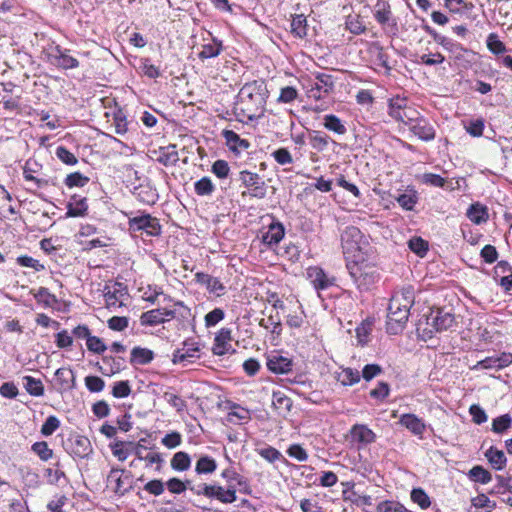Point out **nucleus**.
Wrapping results in <instances>:
<instances>
[{"label":"nucleus","instance_id":"obj_4","mask_svg":"<svg viewBox=\"0 0 512 512\" xmlns=\"http://www.w3.org/2000/svg\"><path fill=\"white\" fill-rule=\"evenodd\" d=\"M341 244L348 261L364 257V250L368 245L360 229L355 226H348L343 230Z\"/></svg>","mask_w":512,"mask_h":512},{"label":"nucleus","instance_id":"obj_5","mask_svg":"<svg viewBox=\"0 0 512 512\" xmlns=\"http://www.w3.org/2000/svg\"><path fill=\"white\" fill-rule=\"evenodd\" d=\"M239 180L246 188V191L242 192V196H250L256 199H264L266 197L268 187L259 174L249 170H242L239 172Z\"/></svg>","mask_w":512,"mask_h":512},{"label":"nucleus","instance_id":"obj_39","mask_svg":"<svg viewBox=\"0 0 512 512\" xmlns=\"http://www.w3.org/2000/svg\"><path fill=\"white\" fill-rule=\"evenodd\" d=\"M361 379L360 372L353 368H345L339 373L337 380L343 386H352L358 383Z\"/></svg>","mask_w":512,"mask_h":512},{"label":"nucleus","instance_id":"obj_34","mask_svg":"<svg viewBox=\"0 0 512 512\" xmlns=\"http://www.w3.org/2000/svg\"><path fill=\"white\" fill-rule=\"evenodd\" d=\"M467 217L475 224H481L487 221V208L480 203L472 204L467 210Z\"/></svg>","mask_w":512,"mask_h":512},{"label":"nucleus","instance_id":"obj_61","mask_svg":"<svg viewBox=\"0 0 512 512\" xmlns=\"http://www.w3.org/2000/svg\"><path fill=\"white\" fill-rule=\"evenodd\" d=\"M87 349L96 354H103L107 350L106 344L97 336L90 335L86 341Z\"/></svg>","mask_w":512,"mask_h":512},{"label":"nucleus","instance_id":"obj_9","mask_svg":"<svg viewBox=\"0 0 512 512\" xmlns=\"http://www.w3.org/2000/svg\"><path fill=\"white\" fill-rule=\"evenodd\" d=\"M427 325L434 328L435 331L441 332L451 328L455 322V316L444 308L431 310L426 318Z\"/></svg>","mask_w":512,"mask_h":512},{"label":"nucleus","instance_id":"obj_32","mask_svg":"<svg viewBox=\"0 0 512 512\" xmlns=\"http://www.w3.org/2000/svg\"><path fill=\"white\" fill-rule=\"evenodd\" d=\"M272 405L279 413H288L291 411L293 402L281 391H273Z\"/></svg>","mask_w":512,"mask_h":512},{"label":"nucleus","instance_id":"obj_3","mask_svg":"<svg viewBox=\"0 0 512 512\" xmlns=\"http://www.w3.org/2000/svg\"><path fill=\"white\" fill-rule=\"evenodd\" d=\"M349 275L360 291L369 290L379 279L375 266L364 261V257L347 261Z\"/></svg>","mask_w":512,"mask_h":512},{"label":"nucleus","instance_id":"obj_13","mask_svg":"<svg viewBox=\"0 0 512 512\" xmlns=\"http://www.w3.org/2000/svg\"><path fill=\"white\" fill-rule=\"evenodd\" d=\"M512 364V354L502 352L500 355H492L477 362L474 369H496L500 370Z\"/></svg>","mask_w":512,"mask_h":512},{"label":"nucleus","instance_id":"obj_36","mask_svg":"<svg viewBox=\"0 0 512 512\" xmlns=\"http://www.w3.org/2000/svg\"><path fill=\"white\" fill-rule=\"evenodd\" d=\"M217 469L216 461L208 456H200L195 465V472L201 474H211Z\"/></svg>","mask_w":512,"mask_h":512},{"label":"nucleus","instance_id":"obj_25","mask_svg":"<svg viewBox=\"0 0 512 512\" xmlns=\"http://www.w3.org/2000/svg\"><path fill=\"white\" fill-rule=\"evenodd\" d=\"M266 365L275 374H286L292 370L293 362L282 355H272L268 357Z\"/></svg>","mask_w":512,"mask_h":512},{"label":"nucleus","instance_id":"obj_20","mask_svg":"<svg viewBox=\"0 0 512 512\" xmlns=\"http://www.w3.org/2000/svg\"><path fill=\"white\" fill-rule=\"evenodd\" d=\"M352 441L361 445H369L376 440V434L364 424H355L350 429Z\"/></svg>","mask_w":512,"mask_h":512},{"label":"nucleus","instance_id":"obj_49","mask_svg":"<svg viewBox=\"0 0 512 512\" xmlns=\"http://www.w3.org/2000/svg\"><path fill=\"white\" fill-rule=\"evenodd\" d=\"M32 452H34L42 461H48L53 457V450L49 448L46 441H38L32 444Z\"/></svg>","mask_w":512,"mask_h":512},{"label":"nucleus","instance_id":"obj_47","mask_svg":"<svg viewBox=\"0 0 512 512\" xmlns=\"http://www.w3.org/2000/svg\"><path fill=\"white\" fill-rule=\"evenodd\" d=\"M329 140V136L323 135L319 131H312L309 133L310 145L317 151L325 150L328 147Z\"/></svg>","mask_w":512,"mask_h":512},{"label":"nucleus","instance_id":"obj_33","mask_svg":"<svg viewBox=\"0 0 512 512\" xmlns=\"http://www.w3.org/2000/svg\"><path fill=\"white\" fill-rule=\"evenodd\" d=\"M323 126L338 135H344L347 132V128L341 119L334 114H327L323 117Z\"/></svg>","mask_w":512,"mask_h":512},{"label":"nucleus","instance_id":"obj_18","mask_svg":"<svg viewBox=\"0 0 512 512\" xmlns=\"http://www.w3.org/2000/svg\"><path fill=\"white\" fill-rule=\"evenodd\" d=\"M285 235V228L281 222L273 221L269 226L268 230L263 233L261 241L268 248H272L277 245Z\"/></svg>","mask_w":512,"mask_h":512},{"label":"nucleus","instance_id":"obj_15","mask_svg":"<svg viewBox=\"0 0 512 512\" xmlns=\"http://www.w3.org/2000/svg\"><path fill=\"white\" fill-rule=\"evenodd\" d=\"M199 344L198 342L188 339L184 341L183 347L174 351L173 353V363H183L185 361H190L192 358H199Z\"/></svg>","mask_w":512,"mask_h":512},{"label":"nucleus","instance_id":"obj_14","mask_svg":"<svg viewBox=\"0 0 512 512\" xmlns=\"http://www.w3.org/2000/svg\"><path fill=\"white\" fill-rule=\"evenodd\" d=\"M132 194L135 198L146 205H154L159 198L156 188H154L150 181H144L138 186H135L132 190Z\"/></svg>","mask_w":512,"mask_h":512},{"label":"nucleus","instance_id":"obj_23","mask_svg":"<svg viewBox=\"0 0 512 512\" xmlns=\"http://www.w3.org/2000/svg\"><path fill=\"white\" fill-rule=\"evenodd\" d=\"M55 380L58 385V389L62 391H69L76 386V376L70 368H59L55 372Z\"/></svg>","mask_w":512,"mask_h":512},{"label":"nucleus","instance_id":"obj_12","mask_svg":"<svg viewBox=\"0 0 512 512\" xmlns=\"http://www.w3.org/2000/svg\"><path fill=\"white\" fill-rule=\"evenodd\" d=\"M70 446L67 452L74 458L85 459L93 452V447L88 437L83 435H76L69 440Z\"/></svg>","mask_w":512,"mask_h":512},{"label":"nucleus","instance_id":"obj_51","mask_svg":"<svg viewBox=\"0 0 512 512\" xmlns=\"http://www.w3.org/2000/svg\"><path fill=\"white\" fill-rule=\"evenodd\" d=\"M487 48L495 55L502 54L506 51V46L495 33H490L486 40Z\"/></svg>","mask_w":512,"mask_h":512},{"label":"nucleus","instance_id":"obj_2","mask_svg":"<svg viewBox=\"0 0 512 512\" xmlns=\"http://www.w3.org/2000/svg\"><path fill=\"white\" fill-rule=\"evenodd\" d=\"M414 300L412 286L403 287L391 297L386 322V330L389 334L396 335L404 329Z\"/></svg>","mask_w":512,"mask_h":512},{"label":"nucleus","instance_id":"obj_11","mask_svg":"<svg viewBox=\"0 0 512 512\" xmlns=\"http://www.w3.org/2000/svg\"><path fill=\"white\" fill-rule=\"evenodd\" d=\"M174 317L175 311L173 310L166 308L152 309L142 313L140 316V323L142 326H155L163 324Z\"/></svg>","mask_w":512,"mask_h":512},{"label":"nucleus","instance_id":"obj_56","mask_svg":"<svg viewBox=\"0 0 512 512\" xmlns=\"http://www.w3.org/2000/svg\"><path fill=\"white\" fill-rule=\"evenodd\" d=\"M408 246L412 252L423 257L428 251V242L420 237H413L409 240Z\"/></svg>","mask_w":512,"mask_h":512},{"label":"nucleus","instance_id":"obj_58","mask_svg":"<svg viewBox=\"0 0 512 512\" xmlns=\"http://www.w3.org/2000/svg\"><path fill=\"white\" fill-rule=\"evenodd\" d=\"M420 181L422 184L432 186V187H439L443 188L446 184V179L442 176L434 173H424L420 177Z\"/></svg>","mask_w":512,"mask_h":512},{"label":"nucleus","instance_id":"obj_19","mask_svg":"<svg viewBox=\"0 0 512 512\" xmlns=\"http://www.w3.org/2000/svg\"><path fill=\"white\" fill-rule=\"evenodd\" d=\"M232 331L229 328H221L219 332L216 334L214 339V344L212 347V352L215 355H224L229 353L231 350L230 341L232 340Z\"/></svg>","mask_w":512,"mask_h":512},{"label":"nucleus","instance_id":"obj_40","mask_svg":"<svg viewBox=\"0 0 512 512\" xmlns=\"http://www.w3.org/2000/svg\"><path fill=\"white\" fill-rule=\"evenodd\" d=\"M52 63L62 69H74L79 66V61L68 53L61 55H52Z\"/></svg>","mask_w":512,"mask_h":512},{"label":"nucleus","instance_id":"obj_37","mask_svg":"<svg viewBox=\"0 0 512 512\" xmlns=\"http://www.w3.org/2000/svg\"><path fill=\"white\" fill-rule=\"evenodd\" d=\"M170 465L176 471H186L190 468L191 458L188 453L179 451L173 455Z\"/></svg>","mask_w":512,"mask_h":512},{"label":"nucleus","instance_id":"obj_7","mask_svg":"<svg viewBox=\"0 0 512 512\" xmlns=\"http://www.w3.org/2000/svg\"><path fill=\"white\" fill-rule=\"evenodd\" d=\"M128 229L133 234L145 232L148 236H158L161 233V225L158 219L150 214L129 218Z\"/></svg>","mask_w":512,"mask_h":512},{"label":"nucleus","instance_id":"obj_28","mask_svg":"<svg viewBox=\"0 0 512 512\" xmlns=\"http://www.w3.org/2000/svg\"><path fill=\"white\" fill-rule=\"evenodd\" d=\"M308 275L311 278L312 284L317 290L327 289L333 284L332 280L325 274V272L321 268L315 267L309 269Z\"/></svg>","mask_w":512,"mask_h":512},{"label":"nucleus","instance_id":"obj_42","mask_svg":"<svg viewBox=\"0 0 512 512\" xmlns=\"http://www.w3.org/2000/svg\"><path fill=\"white\" fill-rule=\"evenodd\" d=\"M222 134L231 149H236L237 147L247 149L249 147V142L240 138V136L232 130H223Z\"/></svg>","mask_w":512,"mask_h":512},{"label":"nucleus","instance_id":"obj_59","mask_svg":"<svg viewBox=\"0 0 512 512\" xmlns=\"http://www.w3.org/2000/svg\"><path fill=\"white\" fill-rule=\"evenodd\" d=\"M113 124L115 127V132L119 135H123L128 130V122L126 119V115L122 110H118L114 113L113 116Z\"/></svg>","mask_w":512,"mask_h":512},{"label":"nucleus","instance_id":"obj_57","mask_svg":"<svg viewBox=\"0 0 512 512\" xmlns=\"http://www.w3.org/2000/svg\"><path fill=\"white\" fill-rule=\"evenodd\" d=\"M59 427L60 420L56 416L50 415L43 423L40 432L43 436L48 437L51 436Z\"/></svg>","mask_w":512,"mask_h":512},{"label":"nucleus","instance_id":"obj_53","mask_svg":"<svg viewBox=\"0 0 512 512\" xmlns=\"http://www.w3.org/2000/svg\"><path fill=\"white\" fill-rule=\"evenodd\" d=\"M411 500L418 504L421 509H426L431 505L429 496L421 488H414L411 491Z\"/></svg>","mask_w":512,"mask_h":512},{"label":"nucleus","instance_id":"obj_8","mask_svg":"<svg viewBox=\"0 0 512 512\" xmlns=\"http://www.w3.org/2000/svg\"><path fill=\"white\" fill-rule=\"evenodd\" d=\"M315 83L309 89V97L320 100L330 94L334 89V79L332 75L315 72L313 73Z\"/></svg>","mask_w":512,"mask_h":512},{"label":"nucleus","instance_id":"obj_22","mask_svg":"<svg viewBox=\"0 0 512 512\" xmlns=\"http://www.w3.org/2000/svg\"><path fill=\"white\" fill-rule=\"evenodd\" d=\"M221 477L225 479L228 483L231 481H235L237 485L239 486V492L243 493L245 495H251L252 494V487L250 485L249 480L240 475L234 468L228 467L224 469L221 473Z\"/></svg>","mask_w":512,"mask_h":512},{"label":"nucleus","instance_id":"obj_21","mask_svg":"<svg viewBox=\"0 0 512 512\" xmlns=\"http://www.w3.org/2000/svg\"><path fill=\"white\" fill-rule=\"evenodd\" d=\"M399 424L408 429L412 434L422 438L426 430V424L417 415L406 413L401 415Z\"/></svg>","mask_w":512,"mask_h":512},{"label":"nucleus","instance_id":"obj_64","mask_svg":"<svg viewBox=\"0 0 512 512\" xmlns=\"http://www.w3.org/2000/svg\"><path fill=\"white\" fill-rule=\"evenodd\" d=\"M131 393V387L128 381H118L112 388V395L115 398H126Z\"/></svg>","mask_w":512,"mask_h":512},{"label":"nucleus","instance_id":"obj_31","mask_svg":"<svg viewBox=\"0 0 512 512\" xmlns=\"http://www.w3.org/2000/svg\"><path fill=\"white\" fill-rule=\"evenodd\" d=\"M223 51L222 41L213 38L211 43L203 44L198 57L201 60L217 57Z\"/></svg>","mask_w":512,"mask_h":512},{"label":"nucleus","instance_id":"obj_63","mask_svg":"<svg viewBox=\"0 0 512 512\" xmlns=\"http://www.w3.org/2000/svg\"><path fill=\"white\" fill-rule=\"evenodd\" d=\"M400 116L401 118H397L396 121L403 122L410 126L411 123L415 122L419 118L420 114L417 110L407 104L403 109V112L400 113Z\"/></svg>","mask_w":512,"mask_h":512},{"label":"nucleus","instance_id":"obj_46","mask_svg":"<svg viewBox=\"0 0 512 512\" xmlns=\"http://www.w3.org/2000/svg\"><path fill=\"white\" fill-rule=\"evenodd\" d=\"M471 480L481 484H487L492 480V474L482 466H474L468 473Z\"/></svg>","mask_w":512,"mask_h":512},{"label":"nucleus","instance_id":"obj_26","mask_svg":"<svg viewBox=\"0 0 512 512\" xmlns=\"http://www.w3.org/2000/svg\"><path fill=\"white\" fill-rule=\"evenodd\" d=\"M156 153V160L164 166H173L179 161L176 145L170 144L165 147H160Z\"/></svg>","mask_w":512,"mask_h":512},{"label":"nucleus","instance_id":"obj_48","mask_svg":"<svg viewBox=\"0 0 512 512\" xmlns=\"http://www.w3.org/2000/svg\"><path fill=\"white\" fill-rule=\"evenodd\" d=\"M25 389L32 396H43L44 394V386L39 379H35L32 376H25Z\"/></svg>","mask_w":512,"mask_h":512},{"label":"nucleus","instance_id":"obj_24","mask_svg":"<svg viewBox=\"0 0 512 512\" xmlns=\"http://www.w3.org/2000/svg\"><path fill=\"white\" fill-rule=\"evenodd\" d=\"M374 17L380 25H396L392 15L390 4L385 0H377L374 6Z\"/></svg>","mask_w":512,"mask_h":512},{"label":"nucleus","instance_id":"obj_54","mask_svg":"<svg viewBox=\"0 0 512 512\" xmlns=\"http://www.w3.org/2000/svg\"><path fill=\"white\" fill-rule=\"evenodd\" d=\"M192 482L190 480L182 481L179 478L173 477L166 482L167 489L173 494H181Z\"/></svg>","mask_w":512,"mask_h":512},{"label":"nucleus","instance_id":"obj_55","mask_svg":"<svg viewBox=\"0 0 512 512\" xmlns=\"http://www.w3.org/2000/svg\"><path fill=\"white\" fill-rule=\"evenodd\" d=\"M377 512H411L397 501H382L377 505Z\"/></svg>","mask_w":512,"mask_h":512},{"label":"nucleus","instance_id":"obj_6","mask_svg":"<svg viewBox=\"0 0 512 512\" xmlns=\"http://www.w3.org/2000/svg\"><path fill=\"white\" fill-rule=\"evenodd\" d=\"M107 487L118 496H124L132 489V473L113 467L107 475Z\"/></svg>","mask_w":512,"mask_h":512},{"label":"nucleus","instance_id":"obj_52","mask_svg":"<svg viewBox=\"0 0 512 512\" xmlns=\"http://www.w3.org/2000/svg\"><path fill=\"white\" fill-rule=\"evenodd\" d=\"M88 182L89 178L80 172L71 173L64 180L65 185L69 188L84 187Z\"/></svg>","mask_w":512,"mask_h":512},{"label":"nucleus","instance_id":"obj_41","mask_svg":"<svg viewBox=\"0 0 512 512\" xmlns=\"http://www.w3.org/2000/svg\"><path fill=\"white\" fill-rule=\"evenodd\" d=\"M194 191L198 196H210L215 191V185L205 176L194 183Z\"/></svg>","mask_w":512,"mask_h":512},{"label":"nucleus","instance_id":"obj_62","mask_svg":"<svg viewBox=\"0 0 512 512\" xmlns=\"http://www.w3.org/2000/svg\"><path fill=\"white\" fill-rule=\"evenodd\" d=\"M273 159L279 165H288L293 163V157L287 148H279L271 153Z\"/></svg>","mask_w":512,"mask_h":512},{"label":"nucleus","instance_id":"obj_29","mask_svg":"<svg viewBox=\"0 0 512 512\" xmlns=\"http://www.w3.org/2000/svg\"><path fill=\"white\" fill-rule=\"evenodd\" d=\"M485 456L489 463L495 470H502L505 468L507 458L502 450L491 446L486 452Z\"/></svg>","mask_w":512,"mask_h":512},{"label":"nucleus","instance_id":"obj_50","mask_svg":"<svg viewBox=\"0 0 512 512\" xmlns=\"http://www.w3.org/2000/svg\"><path fill=\"white\" fill-rule=\"evenodd\" d=\"M164 400L172 406L178 413H182L186 410L187 404L184 399H182L180 396L171 393L169 391L164 392L163 394Z\"/></svg>","mask_w":512,"mask_h":512},{"label":"nucleus","instance_id":"obj_17","mask_svg":"<svg viewBox=\"0 0 512 512\" xmlns=\"http://www.w3.org/2000/svg\"><path fill=\"white\" fill-rule=\"evenodd\" d=\"M410 131L423 141H431L435 138V129L430 122L424 117L419 118L411 123L409 126Z\"/></svg>","mask_w":512,"mask_h":512},{"label":"nucleus","instance_id":"obj_30","mask_svg":"<svg viewBox=\"0 0 512 512\" xmlns=\"http://www.w3.org/2000/svg\"><path fill=\"white\" fill-rule=\"evenodd\" d=\"M154 359L152 350L142 347H134L131 351L130 362L131 364L146 365Z\"/></svg>","mask_w":512,"mask_h":512},{"label":"nucleus","instance_id":"obj_60","mask_svg":"<svg viewBox=\"0 0 512 512\" xmlns=\"http://www.w3.org/2000/svg\"><path fill=\"white\" fill-rule=\"evenodd\" d=\"M237 410H232L227 415V420L234 424H239L240 421L247 422L250 420V412L248 409L241 408L239 406L236 407Z\"/></svg>","mask_w":512,"mask_h":512},{"label":"nucleus","instance_id":"obj_1","mask_svg":"<svg viewBox=\"0 0 512 512\" xmlns=\"http://www.w3.org/2000/svg\"><path fill=\"white\" fill-rule=\"evenodd\" d=\"M268 96L267 85L263 80L244 84L237 94L234 114L243 123L261 118L266 110Z\"/></svg>","mask_w":512,"mask_h":512},{"label":"nucleus","instance_id":"obj_27","mask_svg":"<svg viewBox=\"0 0 512 512\" xmlns=\"http://www.w3.org/2000/svg\"><path fill=\"white\" fill-rule=\"evenodd\" d=\"M368 51L375 65L384 68L386 71L391 69V66L388 62L389 56L385 49L378 42L372 43Z\"/></svg>","mask_w":512,"mask_h":512},{"label":"nucleus","instance_id":"obj_16","mask_svg":"<svg viewBox=\"0 0 512 512\" xmlns=\"http://www.w3.org/2000/svg\"><path fill=\"white\" fill-rule=\"evenodd\" d=\"M64 218L85 217L88 214V202L86 197L74 194L66 204Z\"/></svg>","mask_w":512,"mask_h":512},{"label":"nucleus","instance_id":"obj_43","mask_svg":"<svg viewBox=\"0 0 512 512\" xmlns=\"http://www.w3.org/2000/svg\"><path fill=\"white\" fill-rule=\"evenodd\" d=\"M397 203L406 211H412L418 202V194L415 190L400 194L396 198Z\"/></svg>","mask_w":512,"mask_h":512},{"label":"nucleus","instance_id":"obj_10","mask_svg":"<svg viewBox=\"0 0 512 512\" xmlns=\"http://www.w3.org/2000/svg\"><path fill=\"white\" fill-rule=\"evenodd\" d=\"M103 292L108 307L124 305L123 302L128 296L127 286L121 282L106 284Z\"/></svg>","mask_w":512,"mask_h":512},{"label":"nucleus","instance_id":"obj_44","mask_svg":"<svg viewBox=\"0 0 512 512\" xmlns=\"http://www.w3.org/2000/svg\"><path fill=\"white\" fill-rule=\"evenodd\" d=\"M408 104V100L405 97L396 96L389 100V115L393 119L401 118L400 113L403 112V109Z\"/></svg>","mask_w":512,"mask_h":512},{"label":"nucleus","instance_id":"obj_45","mask_svg":"<svg viewBox=\"0 0 512 512\" xmlns=\"http://www.w3.org/2000/svg\"><path fill=\"white\" fill-rule=\"evenodd\" d=\"M512 426V417L510 414H503L492 421V431L496 434H503Z\"/></svg>","mask_w":512,"mask_h":512},{"label":"nucleus","instance_id":"obj_35","mask_svg":"<svg viewBox=\"0 0 512 512\" xmlns=\"http://www.w3.org/2000/svg\"><path fill=\"white\" fill-rule=\"evenodd\" d=\"M259 325L266 330L271 329V333L277 338L282 334V323L278 312L275 315L271 314L267 318L261 319Z\"/></svg>","mask_w":512,"mask_h":512},{"label":"nucleus","instance_id":"obj_38","mask_svg":"<svg viewBox=\"0 0 512 512\" xmlns=\"http://www.w3.org/2000/svg\"><path fill=\"white\" fill-rule=\"evenodd\" d=\"M307 20L303 14L293 16L291 21V32L299 38L307 36Z\"/></svg>","mask_w":512,"mask_h":512}]
</instances>
